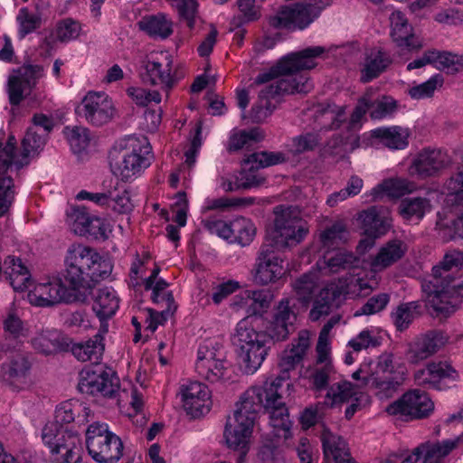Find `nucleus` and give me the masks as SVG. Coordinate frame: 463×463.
Segmentation results:
<instances>
[{"mask_svg":"<svg viewBox=\"0 0 463 463\" xmlns=\"http://www.w3.org/2000/svg\"><path fill=\"white\" fill-rule=\"evenodd\" d=\"M326 410V405L320 402L306 408L300 416L302 427L309 429L316 425L325 416Z\"/></svg>","mask_w":463,"mask_h":463,"instance_id":"obj_62","label":"nucleus"},{"mask_svg":"<svg viewBox=\"0 0 463 463\" xmlns=\"http://www.w3.org/2000/svg\"><path fill=\"white\" fill-rule=\"evenodd\" d=\"M171 5L175 7L179 16L184 21L190 29L194 27L197 18L198 3L196 0H171Z\"/></svg>","mask_w":463,"mask_h":463,"instance_id":"obj_57","label":"nucleus"},{"mask_svg":"<svg viewBox=\"0 0 463 463\" xmlns=\"http://www.w3.org/2000/svg\"><path fill=\"white\" fill-rule=\"evenodd\" d=\"M128 94L139 106H147L152 101L155 103L161 101V95L156 90L150 91L143 88L131 87L128 89Z\"/></svg>","mask_w":463,"mask_h":463,"instance_id":"obj_63","label":"nucleus"},{"mask_svg":"<svg viewBox=\"0 0 463 463\" xmlns=\"http://www.w3.org/2000/svg\"><path fill=\"white\" fill-rule=\"evenodd\" d=\"M443 82V76L441 74H435L427 81L412 87L409 91L410 96L412 99H418L430 97L439 86H442Z\"/></svg>","mask_w":463,"mask_h":463,"instance_id":"obj_61","label":"nucleus"},{"mask_svg":"<svg viewBox=\"0 0 463 463\" xmlns=\"http://www.w3.org/2000/svg\"><path fill=\"white\" fill-rule=\"evenodd\" d=\"M76 114L94 127L109 123L116 109L111 99L105 92L90 91L75 109Z\"/></svg>","mask_w":463,"mask_h":463,"instance_id":"obj_13","label":"nucleus"},{"mask_svg":"<svg viewBox=\"0 0 463 463\" xmlns=\"http://www.w3.org/2000/svg\"><path fill=\"white\" fill-rule=\"evenodd\" d=\"M171 65L172 60L169 56H165L162 61L154 60L146 61L145 71L141 73L143 82L151 86L160 85L168 93L175 83V80L171 75Z\"/></svg>","mask_w":463,"mask_h":463,"instance_id":"obj_23","label":"nucleus"},{"mask_svg":"<svg viewBox=\"0 0 463 463\" xmlns=\"http://www.w3.org/2000/svg\"><path fill=\"white\" fill-rule=\"evenodd\" d=\"M45 135L41 134L35 128H29L22 141V157L23 161H27V157L33 156L38 150L43 149L46 142Z\"/></svg>","mask_w":463,"mask_h":463,"instance_id":"obj_49","label":"nucleus"},{"mask_svg":"<svg viewBox=\"0 0 463 463\" xmlns=\"http://www.w3.org/2000/svg\"><path fill=\"white\" fill-rule=\"evenodd\" d=\"M80 412H83L82 421L87 420V417L90 412L88 407L82 406L78 402L66 401L60 403L55 411V420L58 425L69 424L74 421L76 416L80 418Z\"/></svg>","mask_w":463,"mask_h":463,"instance_id":"obj_35","label":"nucleus"},{"mask_svg":"<svg viewBox=\"0 0 463 463\" xmlns=\"http://www.w3.org/2000/svg\"><path fill=\"white\" fill-rule=\"evenodd\" d=\"M347 230L345 224L341 222H335L327 226L320 233V241L324 248L331 249L337 247L340 243L346 241Z\"/></svg>","mask_w":463,"mask_h":463,"instance_id":"obj_46","label":"nucleus"},{"mask_svg":"<svg viewBox=\"0 0 463 463\" xmlns=\"http://www.w3.org/2000/svg\"><path fill=\"white\" fill-rule=\"evenodd\" d=\"M320 142L321 137L318 133L306 132L291 139L288 150L294 156L304 154L314 151Z\"/></svg>","mask_w":463,"mask_h":463,"instance_id":"obj_47","label":"nucleus"},{"mask_svg":"<svg viewBox=\"0 0 463 463\" xmlns=\"http://www.w3.org/2000/svg\"><path fill=\"white\" fill-rule=\"evenodd\" d=\"M278 250L270 244L263 243L257 258L254 279L260 285L274 283L285 274L283 260Z\"/></svg>","mask_w":463,"mask_h":463,"instance_id":"obj_17","label":"nucleus"},{"mask_svg":"<svg viewBox=\"0 0 463 463\" xmlns=\"http://www.w3.org/2000/svg\"><path fill=\"white\" fill-rule=\"evenodd\" d=\"M3 324L5 331L15 339L28 335L26 324L14 310L8 311Z\"/></svg>","mask_w":463,"mask_h":463,"instance_id":"obj_59","label":"nucleus"},{"mask_svg":"<svg viewBox=\"0 0 463 463\" xmlns=\"http://www.w3.org/2000/svg\"><path fill=\"white\" fill-rule=\"evenodd\" d=\"M119 306L118 298L111 288H99L94 295V303L92 309L99 318L101 325L103 321L115 315Z\"/></svg>","mask_w":463,"mask_h":463,"instance_id":"obj_27","label":"nucleus"},{"mask_svg":"<svg viewBox=\"0 0 463 463\" xmlns=\"http://www.w3.org/2000/svg\"><path fill=\"white\" fill-rule=\"evenodd\" d=\"M403 372H392L387 375H378V400H388L396 395L404 382Z\"/></svg>","mask_w":463,"mask_h":463,"instance_id":"obj_40","label":"nucleus"},{"mask_svg":"<svg viewBox=\"0 0 463 463\" xmlns=\"http://www.w3.org/2000/svg\"><path fill=\"white\" fill-rule=\"evenodd\" d=\"M434 51L433 54V66L447 73L454 74L462 69V59L455 53L446 51Z\"/></svg>","mask_w":463,"mask_h":463,"instance_id":"obj_44","label":"nucleus"},{"mask_svg":"<svg viewBox=\"0 0 463 463\" xmlns=\"http://www.w3.org/2000/svg\"><path fill=\"white\" fill-rule=\"evenodd\" d=\"M16 20L19 24V35L21 38L33 33L41 26L42 19L40 15L33 14L27 7L19 10Z\"/></svg>","mask_w":463,"mask_h":463,"instance_id":"obj_56","label":"nucleus"},{"mask_svg":"<svg viewBox=\"0 0 463 463\" xmlns=\"http://www.w3.org/2000/svg\"><path fill=\"white\" fill-rule=\"evenodd\" d=\"M407 251V244L401 239H392L378 250V270L399 261Z\"/></svg>","mask_w":463,"mask_h":463,"instance_id":"obj_31","label":"nucleus"},{"mask_svg":"<svg viewBox=\"0 0 463 463\" xmlns=\"http://www.w3.org/2000/svg\"><path fill=\"white\" fill-rule=\"evenodd\" d=\"M274 226L268 232L265 243L278 250L300 243L308 233L307 222L302 219L300 210L296 206L278 205L273 211Z\"/></svg>","mask_w":463,"mask_h":463,"instance_id":"obj_8","label":"nucleus"},{"mask_svg":"<svg viewBox=\"0 0 463 463\" xmlns=\"http://www.w3.org/2000/svg\"><path fill=\"white\" fill-rule=\"evenodd\" d=\"M260 317H246L236 326L232 342L236 347L240 365L246 374L254 373L264 362L272 341L266 331L258 330Z\"/></svg>","mask_w":463,"mask_h":463,"instance_id":"obj_4","label":"nucleus"},{"mask_svg":"<svg viewBox=\"0 0 463 463\" xmlns=\"http://www.w3.org/2000/svg\"><path fill=\"white\" fill-rule=\"evenodd\" d=\"M463 266V253L458 250L445 254L443 260L432 268L431 278L422 283L427 302L437 313L448 314L452 307L447 300V288L453 282V269Z\"/></svg>","mask_w":463,"mask_h":463,"instance_id":"obj_7","label":"nucleus"},{"mask_svg":"<svg viewBox=\"0 0 463 463\" xmlns=\"http://www.w3.org/2000/svg\"><path fill=\"white\" fill-rule=\"evenodd\" d=\"M445 188L448 194L455 196V201L463 200V164L458 172L446 182Z\"/></svg>","mask_w":463,"mask_h":463,"instance_id":"obj_64","label":"nucleus"},{"mask_svg":"<svg viewBox=\"0 0 463 463\" xmlns=\"http://www.w3.org/2000/svg\"><path fill=\"white\" fill-rule=\"evenodd\" d=\"M78 390L92 396L113 398L119 390V379L113 372L102 368L83 369L80 373Z\"/></svg>","mask_w":463,"mask_h":463,"instance_id":"obj_14","label":"nucleus"},{"mask_svg":"<svg viewBox=\"0 0 463 463\" xmlns=\"http://www.w3.org/2000/svg\"><path fill=\"white\" fill-rule=\"evenodd\" d=\"M355 394V386L350 382L343 381L330 386L326 398L332 401V404H335L347 402Z\"/></svg>","mask_w":463,"mask_h":463,"instance_id":"obj_58","label":"nucleus"},{"mask_svg":"<svg viewBox=\"0 0 463 463\" xmlns=\"http://www.w3.org/2000/svg\"><path fill=\"white\" fill-rule=\"evenodd\" d=\"M418 307L416 302H410L398 307L396 312L392 314V319L398 330L403 331L409 327L416 317Z\"/></svg>","mask_w":463,"mask_h":463,"instance_id":"obj_54","label":"nucleus"},{"mask_svg":"<svg viewBox=\"0 0 463 463\" xmlns=\"http://www.w3.org/2000/svg\"><path fill=\"white\" fill-rule=\"evenodd\" d=\"M228 368L229 363L226 358L195 364V371L198 375L212 383L223 380L227 374Z\"/></svg>","mask_w":463,"mask_h":463,"instance_id":"obj_39","label":"nucleus"},{"mask_svg":"<svg viewBox=\"0 0 463 463\" xmlns=\"http://www.w3.org/2000/svg\"><path fill=\"white\" fill-rule=\"evenodd\" d=\"M310 345L309 335L307 330H302L298 333V338L294 339L289 348L283 351L281 354L279 366L280 369L279 374L276 378H269L261 385L251 386L252 389L265 390L267 394L266 401H270L276 404L277 410L273 412L274 415L282 416L288 411L286 402L279 392L282 383L289 379V372L294 370L300 364L306 355Z\"/></svg>","mask_w":463,"mask_h":463,"instance_id":"obj_6","label":"nucleus"},{"mask_svg":"<svg viewBox=\"0 0 463 463\" xmlns=\"http://www.w3.org/2000/svg\"><path fill=\"white\" fill-rule=\"evenodd\" d=\"M66 138L74 153H80L90 144V131L83 127H74L64 128Z\"/></svg>","mask_w":463,"mask_h":463,"instance_id":"obj_51","label":"nucleus"},{"mask_svg":"<svg viewBox=\"0 0 463 463\" xmlns=\"http://www.w3.org/2000/svg\"><path fill=\"white\" fill-rule=\"evenodd\" d=\"M320 439L325 458H332L335 461L344 456H348L349 449L345 440L330 431L327 428H324Z\"/></svg>","mask_w":463,"mask_h":463,"instance_id":"obj_33","label":"nucleus"},{"mask_svg":"<svg viewBox=\"0 0 463 463\" xmlns=\"http://www.w3.org/2000/svg\"><path fill=\"white\" fill-rule=\"evenodd\" d=\"M86 447L98 463H117L123 455L121 439L105 423L93 422L86 430Z\"/></svg>","mask_w":463,"mask_h":463,"instance_id":"obj_10","label":"nucleus"},{"mask_svg":"<svg viewBox=\"0 0 463 463\" xmlns=\"http://www.w3.org/2000/svg\"><path fill=\"white\" fill-rule=\"evenodd\" d=\"M332 373H334V366L331 362L323 364L317 362L309 377L313 388L317 392L326 389Z\"/></svg>","mask_w":463,"mask_h":463,"instance_id":"obj_53","label":"nucleus"},{"mask_svg":"<svg viewBox=\"0 0 463 463\" xmlns=\"http://www.w3.org/2000/svg\"><path fill=\"white\" fill-rule=\"evenodd\" d=\"M414 184L406 179H389L385 180L378 185V199L383 196L381 193H385L388 196L392 198H400L406 194L413 191Z\"/></svg>","mask_w":463,"mask_h":463,"instance_id":"obj_48","label":"nucleus"},{"mask_svg":"<svg viewBox=\"0 0 463 463\" xmlns=\"http://www.w3.org/2000/svg\"><path fill=\"white\" fill-rule=\"evenodd\" d=\"M431 203L425 197H406L401 200L398 207V213L404 221L420 222L423 219L426 213L430 212Z\"/></svg>","mask_w":463,"mask_h":463,"instance_id":"obj_30","label":"nucleus"},{"mask_svg":"<svg viewBox=\"0 0 463 463\" xmlns=\"http://www.w3.org/2000/svg\"><path fill=\"white\" fill-rule=\"evenodd\" d=\"M434 410V403L427 392L414 389L403 393L390 403L385 411L409 421L428 418Z\"/></svg>","mask_w":463,"mask_h":463,"instance_id":"obj_12","label":"nucleus"},{"mask_svg":"<svg viewBox=\"0 0 463 463\" xmlns=\"http://www.w3.org/2000/svg\"><path fill=\"white\" fill-rule=\"evenodd\" d=\"M162 299L165 300L166 307L165 309L157 312L152 308H147L144 312L146 329L151 332L156 331L157 326L166 321L169 316L173 315L176 309V305L172 293H167L165 296H163Z\"/></svg>","mask_w":463,"mask_h":463,"instance_id":"obj_37","label":"nucleus"},{"mask_svg":"<svg viewBox=\"0 0 463 463\" xmlns=\"http://www.w3.org/2000/svg\"><path fill=\"white\" fill-rule=\"evenodd\" d=\"M411 132L401 126L378 128V143L391 150H402L409 146Z\"/></svg>","mask_w":463,"mask_h":463,"instance_id":"obj_28","label":"nucleus"},{"mask_svg":"<svg viewBox=\"0 0 463 463\" xmlns=\"http://www.w3.org/2000/svg\"><path fill=\"white\" fill-rule=\"evenodd\" d=\"M108 194H109V199L108 198L106 206L112 208L114 212L122 214L128 213L132 210L133 204L126 190H123L121 193L118 192L117 189L109 190Z\"/></svg>","mask_w":463,"mask_h":463,"instance_id":"obj_60","label":"nucleus"},{"mask_svg":"<svg viewBox=\"0 0 463 463\" xmlns=\"http://www.w3.org/2000/svg\"><path fill=\"white\" fill-rule=\"evenodd\" d=\"M285 154L282 152L260 151L250 154L244 160L243 165H250V168H265L284 163Z\"/></svg>","mask_w":463,"mask_h":463,"instance_id":"obj_43","label":"nucleus"},{"mask_svg":"<svg viewBox=\"0 0 463 463\" xmlns=\"http://www.w3.org/2000/svg\"><path fill=\"white\" fill-rule=\"evenodd\" d=\"M256 232V228L249 219L241 217L232 222V239L242 246L249 245Z\"/></svg>","mask_w":463,"mask_h":463,"instance_id":"obj_45","label":"nucleus"},{"mask_svg":"<svg viewBox=\"0 0 463 463\" xmlns=\"http://www.w3.org/2000/svg\"><path fill=\"white\" fill-rule=\"evenodd\" d=\"M339 296L340 291L336 286L331 285L321 289L314 301L313 307L309 313V318L312 321H317L322 317L327 316L331 311L334 302Z\"/></svg>","mask_w":463,"mask_h":463,"instance_id":"obj_32","label":"nucleus"},{"mask_svg":"<svg viewBox=\"0 0 463 463\" xmlns=\"http://www.w3.org/2000/svg\"><path fill=\"white\" fill-rule=\"evenodd\" d=\"M137 25L153 38L166 39L173 33L172 22L161 13L142 17Z\"/></svg>","mask_w":463,"mask_h":463,"instance_id":"obj_29","label":"nucleus"},{"mask_svg":"<svg viewBox=\"0 0 463 463\" xmlns=\"http://www.w3.org/2000/svg\"><path fill=\"white\" fill-rule=\"evenodd\" d=\"M31 344L37 352L49 355L69 350L71 339L56 329L42 328L31 339Z\"/></svg>","mask_w":463,"mask_h":463,"instance_id":"obj_25","label":"nucleus"},{"mask_svg":"<svg viewBox=\"0 0 463 463\" xmlns=\"http://www.w3.org/2000/svg\"><path fill=\"white\" fill-rule=\"evenodd\" d=\"M450 163L451 159L446 151L425 147L414 156L409 171L411 175L426 178L438 175Z\"/></svg>","mask_w":463,"mask_h":463,"instance_id":"obj_18","label":"nucleus"},{"mask_svg":"<svg viewBox=\"0 0 463 463\" xmlns=\"http://www.w3.org/2000/svg\"><path fill=\"white\" fill-rule=\"evenodd\" d=\"M246 295L247 302H250L248 312H250V315L248 317H260L262 322L263 318L261 314L269 307L273 298L272 293L268 289H259L248 290L246 291Z\"/></svg>","mask_w":463,"mask_h":463,"instance_id":"obj_42","label":"nucleus"},{"mask_svg":"<svg viewBox=\"0 0 463 463\" xmlns=\"http://www.w3.org/2000/svg\"><path fill=\"white\" fill-rule=\"evenodd\" d=\"M292 287L299 301L309 303L318 287L317 273L303 274L293 282Z\"/></svg>","mask_w":463,"mask_h":463,"instance_id":"obj_41","label":"nucleus"},{"mask_svg":"<svg viewBox=\"0 0 463 463\" xmlns=\"http://www.w3.org/2000/svg\"><path fill=\"white\" fill-rule=\"evenodd\" d=\"M442 331L430 330L421 334L409 343L406 353L408 361L418 364L436 354L447 343Z\"/></svg>","mask_w":463,"mask_h":463,"instance_id":"obj_19","label":"nucleus"},{"mask_svg":"<svg viewBox=\"0 0 463 463\" xmlns=\"http://www.w3.org/2000/svg\"><path fill=\"white\" fill-rule=\"evenodd\" d=\"M4 274L15 291H24L31 285V274L19 258L8 256L5 260Z\"/></svg>","mask_w":463,"mask_h":463,"instance_id":"obj_26","label":"nucleus"},{"mask_svg":"<svg viewBox=\"0 0 463 463\" xmlns=\"http://www.w3.org/2000/svg\"><path fill=\"white\" fill-rule=\"evenodd\" d=\"M376 104V91L373 88H368L365 93L359 99L349 121L350 128H357L366 112L370 113L371 118H374Z\"/></svg>","mask_w":463,"mask_h":463,"instance_id":"obj_34","label":"nucleus"},{"mask_svg":"<svg viewBox=\"0 0 463 463\" xmlns=\"http://www.w3.org/2000/svg\"><path fill=\"white\" fill-rule=\"evenodd\" d=\"M107 332L108 325L102 324L99 331L87 341L73 343L71 340L69 349L79 361H90L92 364H98L104 353L105 345L103 343V335Z\"/></svg>","mask_w":463,"mask_h":463,"instance_id":"obj_24","label":"nucleus"},{"mask_svg":"<svg viewBox=\"0 0 463 463\" xmlns=\"http://www.w3.org/2000/svg\"><path fill=\"white\" fill-rule=\"evenodd\" d=\"M226 358V350L221 340L206 339L200 344L195 364L209 363Z\"/></svg>","mask_w":463,"mask_h":463,"instance_id":"obj_38","label":"nucleus"},{"mask_svg":"<svg viewBox=\"0 0 463 463\" xmlns=\"http://www.w3.org/2000/svg\"><path fill=\"white\" fill-rule=\"evenodd\" d=\"M267 392L261 389H247L236 403L233 418H228L224 430V439L230 449H240L249 446L252 428L258 413L264 410L269 415V424L273 428V435L287 439L291 428L288 411L285 416L274 415L277 405L266 401Z\"/></svg>","mask_w":463,"mask_h":463,"instance_id":"obj_3","label":"nucleus"},{"mask_svg":"<svg viewBox=\"0 0 463 463\" xmlns=\"http://www.w3.org/2000/svg\"><path fill=\"white\" fill-rule=\"evenodd\" d=\"M64 263L63 277L69 288L61 279L40 283L28 293L32 305L50 307L60 303L85 302L95 284L108 278L113 269L110 260L82 244L72 245L68 250Z\"/></svg>","mask_w":463,"mask_h":463,"instance_id":"obj_1","label":"nucleus"},{"mask_svg":"<svg viewBox=\"0 0 463 463\" xmlns=\"http://www.w3.org/2000/svg\"><path fill=\"white\" fill-rule=\"evenodd\" d=\"M90 218L91 216L84 206L71 208V212L67 214V221L72 231L80 236L87 235V225L89 224Z\"/></svg>","mask_w":463,"mask_h":463,"instance_id":"obj_52","label":"nucleus"},{"mask_svg":"<svg viewBox=\"0 0 463 463\" xmlns=\"http://www.w3.org/2000/svg\"><path fill=\"white\" fill-rule=\"evenodd\" d=\"M43 68L41 65L26 64L9 76L7 93L12 106H18L31 94L37 80L42 76Z\"/></svg>","mask_w":463,"mask_h":463,"instance_id":"obj_16","label":"nucleus"},{"mask_svg":"<svg viewBox=\"0 0 463 463\" xmlns=\"http://www.w3.org/2000/svg\"><path fill=\"white\" fill-rule=\"evenodd\" d=\"M391 36L400 47H406L411 52H417L423 47L422 39L413 33L405 14L393 11L389 17Z\"/></svg>","mask_w":463,"mask_h":463,"instance_id":"obj_21","label":"nucleus"},{"mask_svg":"<svg viewBox=\"0 0 463 463\" xmlns=\"http://www.w3.org/2000/svg\"><path fill=\"white\" fill-rule=\"evenodd\" d=\"M325 52L326 48L322 46L307 47L286 55L268 71L260 73L255 79L256 84L275 80L260 91L258 101L250 110L252 121L260 123L273 113L276 106L271 99L286 94L309 92L312 84L307 75L299 71L315 68L317 59Z\"/></svg>","mask_w":463,"mask_h":463,"instance_id":"obj_2","label":"nucleus"},{"mask_svg":"<svg viewBox=\"0 0 463 463\" xmlns=\"http://www.w3.org/2000/svg\"><path fill=\"white\" fill-rule=\"evenodd\" d=\"M30 367L31 364L26 356L16 354L3 367L4 377L9 381L20 380L26 376Z\"/></svg>","mask_w":463,"mask_h":463,"instance_id":"obj_50","label":"nucleus"},{"mask_svg":"<svg viewBox=\"0 0 463 463\" xmlns=\"http://www.w3.org/2000/svg\"><path fill=\"white\" fill-rule=\"evenodd\" d=\"M428 373L432 374L434 389H440L439 383L443 379L456 381L458 378L457 371L447 362L430 363Z\"/></svg>","mask_w":463,"mask_h":463,"instance_id":"obj_55","label":"nucleus"},{"mask_svg":"<svg viewBox=\"0 0 463 463\" xmlns=\"http://www.w3.org/2000/svg\"><path fill=\"white\" fill-rule=\"evenodd\" d=\"M297 320L295 299L283 298L274 307L272 318L266 332L273 342L285 341L295 332Z\"/></svg>","mask_w":463,"mask_h":463,"instance_id":"obj_15","label":"nucleus"},{"mask_svg":"<svg viewBox=\"0 0 463 463\" xmlns=\"http://www.w3.org/2000/svg\"><path fill=\"white\" fill-rule=\"evenodd\" d=\"M152 148L144 136H129L117 143L109 152L112 174L123 182L135 180L150 166Z\"/></svg>","mask_w":463,"mask_h":463,"instance_id":"obj_5","label":"nucleus"},{"mask_svg":"<svg viewBox=\"0 0 463 463\" xmlns=\"http://www.w3.org/2000/svg\"><path fill=\"white\" fill-rule=\"evenodd\" d=\"M458 441L457 438L440 442H422L403 459V463H443V458L458 447Z\"/></svg>","mask_w":463,"mask_h":463,"instance_id":"obj_20","label":"nucleus"},{"mask_svg":"<svg viewBox=\"0 0 463 463\" xmlns=\"http://www.w3.org/2000/svg\"><path fill=\"white\" fill-rule=\"evenodd\" d=\"M324 263L330 272L338 273L343 270H351L359 267L360 260L354 253L340 250L334 255H325Z\"/></svg>","mask_w":463,"mask_h":463,"instance_id":"obj_36","label":"nucleus"},{"mask_svg":"<svg viewBox=\"0 0 463 463\" xmlns=\"http://www.w3.org/2000/svg\"><path fill=\"white\" fill-rule=\"evenodd\" d=\"M42 439L47 445L57 463H71L80 445V439L77 433L64 429L57 422H48L42 431Z\"/></svg>","mask_w":463,"mask_h":463,"instance_id":"obj_11","label":"nucleus"},{"mask_svg":"<svg viewBox=\"0 0 463 463\" xmlns=\"http://www.w3.org/2000/svg\"><path fill=\"white\" fill-rule=\"evenodd\" d=\"M329 5V0H308L283 5L269 16V24L274 29L301 31L317 19Z\"/></svg>","mask_w":463,"mask_h":463,"instance_id":"obj_9","label":"nucleus"},{"mask_svg":"<svg viewBox=\"0 0 463 463\" xmlns=\"http://www.w3.org/2000/svg\"><path fill=\"white\" fill-rule=\"evenodd\" d=\"M184 406L188 414L194 418L207 413L211 408L208 387L199 382H191L181 389Z\"/></svg>","mask_w":463,"mask_h":463,"instance_id":"obj_22","label":"nucleus"}]
</instances>
